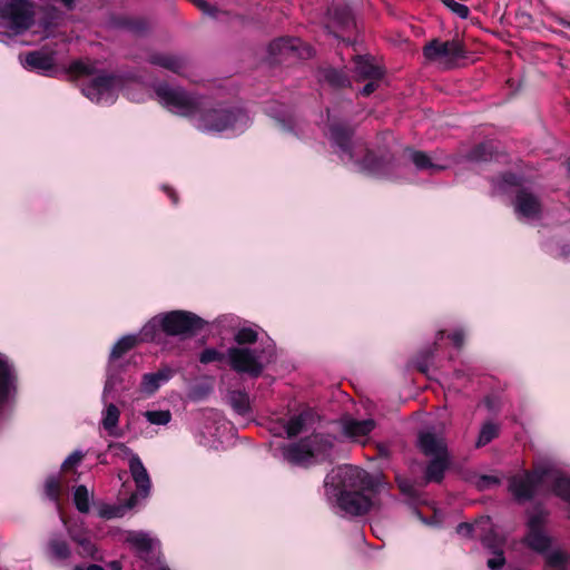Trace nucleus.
<instances>
[{
  "label": "nucleus",
  "instance_id": "63",
  "mask_svg": "<svg viewBox=\"0 0 570 570\" xmlns=\"http://www.w3.org/2000/svg\"><path fill=\"white\" fill-rule=\"evenodd\" d=\"M557 22H558V24H560V26H562L564 28L570 29V20H567L566 18L559 17V18H557Z\"/></svg>",
  "mask_w": 570,
  "mask_h": 570
},
{
  "label": "nucleus",
  "instance_id": "15",
  "mask_svg": "<svg viewBox=\"0 0 570 570\" xmlns=\"http://www.w3.org/2000/svg\"><path fill=\"white\" fill-rule=\"evenodd\" d=\"M364 491L365 490L345 491L335 494L338 507L353 515L366 514L371 510L373 502L368 495L364 494Z\"/></svg>",
  "mask_w": 570,
  "mask_h": 570
},
{
  "label": "nucleus",
  "instance_id": "4",
  "mask_svg": "<svg viewBox=\"0 0 570 570\" xmlns=\"http://www.w3.org/2000/svg\"><path fill=\"white\" fill-rule=\"evenodd\" d=\"M324 487L328 493L335 495L345 491L368 490L371 481L365 470L353 465H341L325 476Z\"/></svg>",
  "mask_w": 570,
  "mask_h": 570
},
{
  "label": "nucleus",
  "instance_id": "29",
  "mask_svg": "<svg viewBox=\"0 0 570 570\" xmlns=\"http://www.w3.org/2000/svg\"><path fill=\"white\" fill-rule=\"evenodd\" d=\"M163 314H158L148 321L141 328L138 338L140 342L159 343L163 338Z\"/></svg>",
  "mask_w": 570,
  "mask_h": 570
},
{
  "label": "nucleus",
  "instance_id": "45",
  "mask_svg": "<svg viewBox=\"0 0 570 570\" xmlns=\"http://www.w3.org/2000/svg\"><path fill=\"white\" fill-rule=\"evenodd\" d=\"M227 361V353L217 351L216 348L208 347L202 351L199 354V362L202 364H209L213 362H225Z\"/></svg>",
  "mask_w": 570,
  "mask_h": 570
},
{
  "label": "nucleus",
  "instance_id": "6",
  "mask_svg": "<svg viewBox=\"0 0 570 570\" xmlns=\"http://www.w3.org/2000/svg\"><path fill=\"white\" fill-rule=\"evenodd\" d=\"M550 470L544 466L527 470L522 474H514L508 480V490L518 503H525L537 494L538 488L546 481Z\"/></svg>",
  "mask_w": 570,
  "mask_h": 570
},
{
  "label": "nucleus",
  "instance_id": "33",
  "mask_svg": "<svg viewBox=\"0 0 570 570\" xmlns=\"http://www.w3.org/2000/svg\"><path fill=\"white\" fill-rule=\"evenodd\" d=\"M139 343V338L137 335H125L120 340H118L111 348L109 360L116 361L122 357L130 350L136 347Z\"/></svg>",
  "mask_w": 570,
  "mask_h": 570
},
{
  "label": "nucleus",
  "instance_id": "46",
  "mask_svg": "<svg viewBox=\"0 0 570 570\" xmlns=\"http://www.w3.org/2000/svg\"><path fill=\"white\" fill-rule=\"evenodd\" d=\"M145 417L151 424L165 425L171 420V413L164 410L146 411Z\"/></svg>",
  "mask_w": 570,
  "mask_h": 570
},
{
  "label": "nucleus",
  "instance_id": "62",
  "mask_svg": "<svg viewBox=\"0 0 570 570\" xmlns=\"http://www.w3.org/2000/svg\"><path fill=\"white\" fill-rule=\"evenodd\" d=\"M73 570H105L104 567L99 564H90L87 568H83L81 566H76Z\"/></svg>",
  "mask_w": 570,
  "mask_h": 570
},
{
  "label": "nucleus",
  "instance_id": "41",
  "mask_svg": "<svg viewBox=\"0 0 570 570\" xmlns=\"http://www.w3.org/2000/svg\"><path fill=\"white\" fill-rule=\"evenodd\" d=\"M120 411L119 409L110 403L107 405L104 417H102V426L106 431H108L111 434V431L117 426L119 422Z\"/></svg>",
  "mask_w": 570,
  "mask_h": 570
},
{
  "label": "nucleus",
  "instance_id": "17",
  "mask_svg": "<svg viewBox=\"0 0 570 570\" xmlns=\"http://www.w3.org/2000/svg\"><path fill=\"white\" fill-rule=\"evenodd\" d=\"M514 208L518 214L525 218H538L542 212V205L538 196L521 187L517 190Z\"/></svg>",
  "mask_w": 570,
  "mask_h": 570
},
{
  "label": "nucleus",
  "instance_id": "36",
  "mask_svg": "<svg viewBox=\"0 0 570 570\" xmlns=\"http://www.w3.org/2000/svg\"><path fill=\"white\" fill-rule=\"evenodd\" d=\"M73 503L80 513H88L90 510V497L86 485L80 484L75 488Z\"/></svg>",
  "mask_w": 570,
  "mask_h": 570
},
{
  "label": "nucleus",
  "instance_id": "24",
  "mask_svg": "<svg viewBox=\"0 0 570 570\" xmlns=\"http://www.w3.org/2000/svg\"><path fill=\"white\" fill-rule=\"evenodd\" d=\"M417 446L425 456L449 454L446 444L432 432H420Z\"/></svg>",
  "mask_w": 570,
  "mask_h": 570
},
{
  "label": "nucleus",
  "instance_id": "51",
  "mask_svg": "<svg viewBox=\"0 0 570 570\" xmlns=\"http://www.w3.org/2000/svg\"><path fill=\"white\" fill-rule=\"evenodd\" d=\"M83 459V454L80 451H75L70 455L67 456V459L61 464L62 471H69L77 464L81 462Z\"/></svg>",
  "mask_w": 570,
  "mask_h": 570
},
{
  "label": "nucleus",
  "instance_id": "40",
  "mask_svg": "<svg viewBox=\"0 0 570 570\" xmlns=\"http://www.w3.org/2000/svg\"><path fill=\"white\" fill-rule=\"evenodd\" d=\"M301 43V40L298 38H289V37H283L277 40H274L269 45V51L272 53H282L283 51H294L298 48V45Z\"/></svg>",
  "mask_w": 570,
  "mask_h": 570
},
{
  "label": "nucleus",
  "instance_id": "2",
  "mask_svg": "<svg viewBox=\"0 0 570 570\" xmlns=\"http://www.w3.org/2000/svg\"><path fill=\"white\" fill-rule=\"evenodd\" d=\"M249 120L248 115L239 107L219 105L206 109L199 115V128L207 131L243 129Z\"/></svg>",
  "mask_w": 570,
  "mask_h": 570
},
{
  "label": "nucleus",
  "instance_id": "10",
  "mask_svg": "<svg viewBox=\"0 0 570 570\" xmlns=\"http://www.w3.org/2000/svg\"><path fill=\"white\" fill-rule=\"evenodd\" d=\"M356 28L355 18L350 6L345 3L331 4L325 14L324 29L336 39L345 41L344 36Z\"/></svg>",
  "mask_w": 570,
  "mask_h": 570
},
{
  "label": "nucleus",
  "instance_id": "12",
  "mask_svg": "<svg viewBox=\"0 0 570 570\" xmlns=\"http://www.w3.org/2000/svg\"><path fill=\"white\" fill-rule=\"evenodd\" d=\"M227 363L233 371L247 374L250 377H259L264 372V365L255 352L248 347L232 346L227 350Z\"/></svg>",
  "mask_w": 570,
  "mask_h": 570
},
{
  "label": "nucleus",
  "instance_id": "31",
  "mask_svg": "<svg viewBox=\"0 0 570 570\" xmlns=\"http://www.w3.org/2000/svg\"><path fill=\"white\" fill-rule=\"evenodd\" d=\"M410 153V159L414 164L415 168L420 171L430 170L433 173H439L445 169V166L434 164L430 156L422 150L406 149Z\"/></svg>",
  "mask_w": 570,
  "mask_h": 570
},
{
  "label": "nucleus",
  "instance_id": "34",
  "mask_svg": "<svg viewBox=\"0 0 570 570\" xmlns=\"http://www.w3.org/2000/svg\"><path fill=\"white\" fill-rule=\"evenodd\" d=\"M494 154L493 144L490 141H482L473 146L466 155V158L475 163H485L492 159Z\"/></svg>",
  "mask_w": 570,
  "mask_h": 570
},
{
  "label": "nucleus",
  "instance_id": "20",
  "mask_svg": "<svg viewBox=\"0 0 570 570\" xmlns=\"http://www.w3.org/2000/svg\"><path fill=\"white\" fill-rule=\"evenodd\" d=\"M173 375L174 371L169 366H163L154 373H145L141 377L140 391L146 395H154Z\"/></svg>",
  "mask_w": 570,
  "mask_h": 570
},
{
  "label": "nucleus",
  "instance_id": "42",
  "mask_svg": "<svg viewBox=\"0 0 570 570\" xmlns=\"http://www.w3.org/2000/svg\"><path fill=\"white\" fill-rule=\"evenodd\" d=\"M498 433L499 429L494 423L487 422L483 424L476 441V448H482L489 444L493 439L498 436Z\"/></svg>",
  "mask_w": 570,
  "mask_h": 570
},
{
  "label": "nucleus",
  "instance_id": "21",
  "mask_svg": "<svg viewBox=\"0 0 570 570\" xmlns=\"http://www.w3.org/2000/svg\"><path fill=\"white\" fill-rule=\"evenodd\" d=\"M451 458L450 454L438 455L431 458L424 469V480L426 483L440 484L444 480L445 472L450 469Z\"/></svg>",
  "mask_w": 570,
  "mask_h": 570
},
{
  "label": "nucleus",
  "instance_id": "11",
  "mask_svg": "<svg viewBox=\"0 0 570 570\" xmlns=\"http://www.w3.org/2000/svg\"><path fill=\"white\" fill-rule=\"evenodd\" d=\"M547 522L548 512L539 505L529 514L524 543L531 550L542 553L550 548L551 539L544 531Z\"/></svg>",
  "mask_w": 570,
  "mask_h": 570
},
{
  "label": "nucleus",
  "instance_id": "14",
  "mask_svg": "<svg viewBox=\"0 0 570 570\" xmlns=\"http://www.w3.org/2000/svg\"><path fill=\"white\" fill-rule=\"evenodd\" d=\"M129 471L132 476V480L136 483L137 491L136 493L130 495V498L127 500L126 505L128 508H134L137 503L138 498H146L149 495L151 481L138 454H132L130 456Z\"/></svg>",
  "mask_w": 570,
  "mask_h": 570
},
{
  "label": "nucleus",
  "instance_id": "55",
  "mask_svg": "<svg viewBox=\"0 0 570 570\" xmlns=\"http://www.w3.org/2000/svg\"><path fill=\"white\" fill-rule=\"evenodd\" d=\"M275 125L277 128L283 132H292L294 125L293 120L291 118H281V117H274Z\"/></svg>",
  "mask_w": 570,
  "mask_h": 570
},
{
  "label": "nucleus",
  "instance_id": "49",
  "mask_svg": "<svg viewBox=\"0 0 570 570\" xmlns=\"http://www.w3.org/2000/svg\"><path fill=\"white\" fill-rule=\"evenodd\" d=\"M499 181L502 186H513V187H522L523 179L520 175L505 171L499 176Z\"/></svg>",
  "mask_w": 570,
  "mask_h": 570
},
{
  "label": "nucleus",
  "instance_id": "32",
  "mask_svg": "<svg viewBox=\"0 0 570 570\" xmlns=\"http://www.w3.org/2000/svg\"><path fill=\"white\" fill-rule=\"evenodd\" d=\"M374 428L375 422L372 419L362 421L351 420L345 424L344 431L350 438H357L368 435Z\"/></svg>",
  "mask_w": 570,
  "mask_h": 570
},
{
  "label": "nucleus",
  "instance_id": "19",
  "mask_svg": "<svg viewBox=\"0 0 570 570\" xmlns=\"http://www.w3.org/2000/svg\"><path fill=\"white\" fill-rule=\"evenodd\" d=\"M24 67L32 71L49 75L56 67L53 53L43 50L30 51L24 57Z\"/></svg>",
  "mask_w": 570,
  "mask_h": 570
},
{
  "label": "nucleus",
  "instance_id": "30",
  "mask_svg": "<svg viewBox=\"0 0 570 570\" xmlns=\"http://www.w3.org/2000/svg\"><path fill=\"white\" fill-rule=\"evenodd\" d=\"M324 81H326L334 89H343L351 87L348 75L343 69L334 67H325L320 70Z\"/></svg>",
  "mask_w": 570,
  "mask_h": 570
},
{
  "label": "nucleus",
  "instance_id": "43",
  "mask_svg": "<svg viewBox=\"0 0 570 570\" xmlns=\"http://www.w3.org/2000/svg\"><path fill=\"white\" fill-rule=\"evenodd\" d=\"M78 550L77 553L81 558H91L94 560H98V549L91 539L88 535H85L81 540H78Z\"/></svg>",
  "mask_w": 570,
  "mask_h": 570
},
{
  "label": "nucleus",
  "instance_id": "5",
  "mask_svg": "<svg viewBox=\"0 0 570 570\" xmlns=\"http://www.w3.org/2000/svg\"><path fill=\"white\" fill-rule=\"evenodd\" d=\"M163 314V332L167 336H179L181 338H190L200 333L207 322L197 314L175 309Z\"/></svg>",
  "mask_w": 570,
  "mask_h": 570
},
{
  "label": "nucleus",
  "instance_id": "23",
  "mask_svg": "<svg viewBox=\"0 0 570 570\" xmlns=\"http://www.w3.org/2000/svg\"><path fill=\"white\" fill-rule=\"evenodd\" d=\"M46 554L50 560L66 561L71 554V547L61 533L52 532L46 544Z\"/></svg>",
  "mask_w": 570,
  "mask_h": 570
},
{
  "label": "nucleus",
  "instance_id": "47",
  "mask_svg": "<svg viewBox=\"0 0 570 570\" xmlns=\"http://www.w3.org/2000/svg\"><path fill=\"white\" fill-rule=\"evenodd\" d=\"M441 3L446 7L451 12L460 17L461 19H468L470 16V9L468 6L459 3L454 0H440Z\"/></svg>",
  "mask_w": 570,
  "mask_h": 570
},
{
  "label": "nucleus",
  "instance_id": "38",
  "mask_svg": "<svg viewBox=\"0 0 570 570\" xmlns=\"http://www.w3.org/2000/svg\"><path fill=\"white\" fill-rule=\"evenodd\" d=\"M483 544L492 550V552L495 554L494 558H491L488 560L487 564L491 570H499L501 569L505 563V558L503 554V550L500 548H497L494 544H492V539L489 537H485L482 540Z\"/></svg>",
  "mask_w": 570,
  "mask_h": 570
},
{
  "label": "nucleus",
  "instance_id": "61",
  "mask_svg": "<svg viewBox=\"0 0 570 570\" xmlns=\"http://www.w3.org/2000/svg\"><path fill=\"white\" fill-rule=\"evenodd\" d=\"M115 380L112 376H108L107 380H106V383H105V389H104V393L106 394L107 392H109L110 390L114 389L115 386Z\"/></svg>",
  "mask_w": 570,
  "mask_h": 570
},
{
  "label": "nucleus",
  "instance_id": "13",
  "mask_svg": "<svg viewBox=\"0 0 570 570\" xmlns=\"http://www.w3.org/2000/svg\"><path fill=\"white\" fill-rule=\"evenodd\" d=\"M423 56L430 61H435L440 58L458 60L465 58L466 50L464 43L459 39L440 41L435 38L423 47Z\"/></svg>",
  "mask_w": 570,
  "mask_h": 570
},
{
  "label": "nucleus",
  "instance_id": "16",
  "mask_svg": "<svg viewBox=\"0 0 570 570\" xmlns=\"http://www.w3.org/2000/svg\"><path fill=\"white\" fill-rule=\"evenodd\" d=\"M312 458L317 463L332 462V450L334 448V439L328 434L314 433L303 438Z\"/></svg>",
  "mask_w": 570,
  "mask_h": 570
},
{
  "label": "nucleus",
  "instance_id": "22",
  "mask_svg": "<svg viewBox=\"0 0 570 570\" xmlns=\"http://www.w3.org/2000/svg\"><path fill=\"white\" fill-rule=\"evenodd\" d=\"M354 75L357 81L383 79L384 70L375 65L370 57L358 55L354 58Z\"/></svg>",
  "mask_w": 570,
  "mask_h": 570
},
{
  "label": "nucleus",
  "instance_id": "59",
  "mask_svg": "<svg viewBox=\"0 0 570 570\" xmlns=\"http://www.w3.org/2000/svg\"><path fill=\"white\" fill-rule=\"evenodd\" d=\"M70 539L77 544L85 535H88L82 529L68 528Z\"/></svg>",
  "mask_w": 570,
  "mask_h": 570
},
{
  "label": "nucleus",
  "instance_id": "28",
  "mask_svg": "<svg viewBox=\"0 0 570 570\" xmlns=\"http://www.w3.org/2000/svg\"><path fill=\"white\" fill-rule=\"evenodd\" d=\"M227 402L232 406L233 411L240 416H248L253 412L249 395L246 391H228Z\"/></svg>",
  "mask_w": 570,
  "mask_h": 570
},
{
  "label": "nucleus",
  "instance_id": "8",
  "mask_svg": "<svg viewBox=\"0 0 570 570\" xmlns=\"http://www.w3.org/2000/svg\"><path fill=\"white\" fill-rule=\"evenodd\" d=\"M155 92L165 107L178 115L191 116L199 110L197 99L180 88H171L164 82L156 86Z\"/></svg>",
  "mask_w": 570,
  "mask_h": 570
},
{
  "label": "nucleus",
  "instance_id": "25",
  "mask_svg": "<svg viewBox=\"0 0 570 570\" xmlns=\"http://www.w3.org/2000/svg\"><path fill=\"white\" fill-rule=\"evenodd\" d=\"M126 542L135 549L136 556L145 561L148 560L149 553L154 549V539L141 531H129Z\"/></svg>",
  "mask_w": 570,
  "mask_h": 570
},
{
  "label": "nucleus",
  "instance_id": "44",
  "mask_svg": "<svg viewBox=\"0 0 570 570\" xmlns=\"http://www.w3.org/2000/svg\"><path fill=\"white\" fill-rule=\"evenodd\" d=\"M258 338V334L255 330L250 327H242L239 328L234 336L235 342L238 345H247L256 343Z\"/></svg>",
  "mask_w": 570,
  "mask_h": 570
},
{
  "label": "nucleus",
  "instance_id": "50",
  "mask_svg": "<svg viewBox=\"0 0 570 570\" xmlns=\"http://www.w3.org/2000/svg\"><path fill=\"white\" fill-rule=\"evenodd\" d=\"M210 392H212V387L209 385L204 384V383L195 384L189 390V397L193 401H200V400L206 399Z\"/></svg>",
  "mask_w": 570,
  "mask_h": 570
},
{
  "label": "nucleus",
  "instance_id": "54",
  "mask_svg": "<svg viewBox=\"0 0 570 570\" xmlns=\"http://www.w3.org/2000/svg\"><path fill=\"white\" fill-rule=\"evenodd\" d=\"M191 3L198 8L200 11H203L206 14H209L212 17H215L217 13V8L209 4L206 0H190Z\"/></svg>",
  "mask_w": 570,
  "mask_h": 570
},
{
  "label": "nucleus",
  "instance_id": "1",
  "mask_svg": "<svg viewBox=\"0 0 570 570\" xmlns=\"http://www.w3.org/2000/svg\"><path fill=\"white\" fill-rule=\"evenodd\" d=\"M69 78L76 79L86 76H95L81 89L83 96L92 102L111 105L117 99L118 90L124 86V78L116 73L100 72L96 75V68L91 63L76 60L67 69Z\"/></svg>",
  "mask_w": 570,
  "mask_h": 570
},
{
  "label": "nucleus",
  "instance_id": "56",
  "mask_svg": "<svg viewBox=\"0 0 570 570\" xmlns=\"http://www.w3.org/2000/svg\"><path fill=\"white\" fill-rule=\"evenodd\" d=\"M382 79H368V82L361 89L360 94L363 97L371 96L379 87V82Z\"/></svg>",
  "mask_w": 570,
  "mask_h": 570
},
{
  "label": "nucleus",
  "instance_id": "26",
  "mask_svg": "<svg viewBox=\"0 0 570 570\" xmlns=\"http://www.w3.org/2000/svg\"><path fill=\"white\" fill-rule=\"evenodd\" d=\"M315 412L313 409H304L301 413L293 415L285 424V431L289 439L302 433L307 424L314 422Z\"/></svg>",
  "mask_w": 570,
  "mask_h": 570
},
{
  "label": "nucleus",
  "instance_id": "53",
  "mask_svg": "<svg viewBox=\"0 0 570 570\" xmlns=\"http://www.w3.org/2000/svg\"><path fill=\"white\" fill-rule=\"evenodd\" d=\"M400 491L409 498L416 500L419 498V491L409 481L399 482Z\"/></svg>",
  "mask_w": 570,
  "mask_h": 570
},
{
  "label": "nucleus",
  "instance_id": "60",
  "mask_svg": "<svg viewBox=\"0 0 570 570\" xmlns=\"http://www.w3.org/2000/svg\"><path fill=\"white\" fill-rule=\"evenodd\" d=\"M163 190L166 193V195L170 198L173 205H177L178 204V195L176 193V190L174 188H171L170 186L168 185H164L163 186Z\"/></svg>",
  "mask_w": 570,
  "mask_h": 570
},
{
  "label": "nucleus",
  "instance_id": "18",
  "mask_svg": "<svg viewBox=\"0 0 570 570\" xmlns=\"http://www.w3.org/2000/svg\"><path fill=\"white\" fill-rule=\"evenodd\" d=\"M284 459L292 465L309 468L315 464L312 452H309L304 439L289 443L283 448Z\"/></svg>",
  "mask_w": 570,
  "mask_h": 570
},
{
  "label": "nucleus",
  "instance_id": "64",
  "mask_svg": "<svg viewBox=\"0 0 570 570\" xmlns=\"http://www.w3.org/2000/svg\"><path fill=\"white\" fill-rule=\"evenodd\" d=\"M482 481L487 482V483H499V480L495 478V476H491V475H484L482 476Z\"/></svg>",
  "mask_w": 570,
  "mask_h": 570
},
{
  "label": "nucleus",
  "instance_id": "3",
  "mask_svg": "<svg viewBox=\"0 0 570 570\" xmlns=\"http://www.w3.org/2000/svg\"><path fill=\"white\" fill-rule=\"evenodd\" d=\"M350 161L356 166L360 173L375 178L389 179L399 168L395 155L387 148L365 147L361 157H356L355 154L354 160Z\"/></svg>",
  "mask_w": 570,
  "mask_h": 570
},
{
  "label": "nucleus",
  "instance_id": "7",
  "mask_svg": "<svg viewBox=\"0 0 570 570\" xmlns=\"http://www.w3.org/2000/svg\"><path fill=\"white\" fill-rule=\"evenodd\" d=\"M0 19L8 21L14 33L29 30L35 23V8L30 0H0Z\"/></svg>",
  "mask_w": 570,
  "mask_h": 570
},
{
  "label": "nucleus",
  "instance_id": "27",
  "mask_svg": "<svg viewBox=\"0 0 570 570\" xmlns=\"http://www.w3.org/2000/svg\"><path fill=\"white\" fill-rule=\"evenodd\" d=\"M148 62L178 75H180L186 67V60L183 57L168 53H151L148 57Z\"/></svg>",
  "mask_w": 570,
  "mask_h": 570
},
{
  "label": "nucleus",
  "instance_id": "39",
  "mask_svg": "<svg viewBox=\"0 0 570 570\" xmlns=\"http://www.w3.org/2000/svg\"><path fill=\"white\" fill-rule=\"evenodd\" d=\"M438 343H434V348L429 347L422 350L414 358V367L422 374H428L430 362L433 358L434 351L436 350Z\"/></svg>",
  "mask_w": 570,
  "mask_h": 570
},
{
  "label": "nucleus",
  "instance_id": "48",
  "mask_svg": "<svg viewBox=\"0 0 570 570\" xmlns=\"http://www.w3.org/2000/svg\"><path fill=\"white\" fill-rule=\"evenodd\" d=\"M546 561L550 568L564 570V567L568 561V557L561 551H554V552H551L550 554H548Z\"/></svg>",
  "mask_w": 570,
  "mask_h": 570
},
{
  "label": "nucleus",
  "instance_id": "57",
  "mask_svg": "<svg viewBox=\"0 0 570 570\" xmlns=\"http://www.w3.org/2000/svg\"><path fill=\"white\" fill-rule=\"evenodd\" d=\"M473 531H474V525L472 523H469V522H461L456 527V532L459 534H462V535L468 537V538L472 537Z\"/></svg>",
  "mask_w": 570,
  "mask_h": 570
},
{
  "label": "nucleus",
  "instance_id": "52",
  "mask_svg": "<svg viewBox=\"0 0 570 570\" xmlns=\"http://www.w3.org/2000/svg\"><path fill=\"white\" fill-rule=\"evenodd\" d=\"M125 26L135 33H144L148 29V23L144 19H128Z\"/></svg>",
  "mask_w": 570,
  "mask_h": 570
},
{
  "label": "nucleus",
  "instance_id": "35",
  "mask_svg": "<svg viewBox=\"0 0 570 570\" xmlns=\"http://www.w3.org/2000/svg\"><path fill=\"white\" fill-rule=\"evenodd\" d=\"M62 493L61 480L57 475H49L45 482V494L46 497L55 502L59 503Z\"/></svg>",
  "mask_w": 570,
  "mask_h": 570
},
{
  "label": "nucleus",
  "instance_id": "58",
  "mask_svg": "<svg viewBox=\"0 0 570 570\" xmlns=\"http://www.w3.org/2000/svg\"><path fill=\"white\" fill-rule=\"evenodd\" d=\"M453 345L456 348H461L464 344V333L462 331H455L451 335H449Z\"/></svg>",
  "mask_w": 570,
  "mask_h": 570
},
{
  "label": "nucleus",
  "instance_id": "37",
  "mask_svg": "<svg viewBox=\"0 0 570 570\" xmlns=\"http://www.w3.org/2000/svg\"><path fill=\"white\" fill-rule=\"evenodd\" d=\"M553 493L570 503V476L559 474L552 482Z\"/></svg>",
  "mask_w": 570,
  "mask_h": 570
},
{
  "label": "nucleus",
  "instance_id": "9",
  "mask_svg": "<svg viewBox=\"0 0 570 570\" xmlns=\"http://www.w3.org/2000/svg\"><path fill=\"white\" fill-rule=\"evenodd\" d=\"M327 128L331 145L337 148L341 160H354L353 138L356 130L355 126L348 120L333 118L328 119Z\"/></svg>",
  "mask_w": 570,
  "mask_h": 570
}]
</instances>
